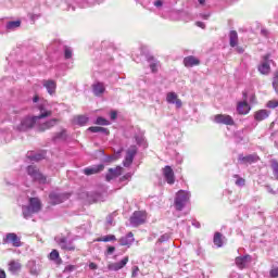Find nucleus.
<instances>
[{"label":"nucleus","mask_w":278,"mask_h":278,"mask_svg":"<svg viewBox=\"0 0 278 278\" xmlns=\"http://www.w3.org/2000/svg\"><path fill=\"white\" fill-rule=\"evenodd\" d=\"M33 103L35 104V109L40 112L37 116H25L21 119L20 124L15 126V129L17 131H28V129H31L33 127H36L42 118H49L51 114H53V111L49 109V102L42 98H39L38 96H35L33 98Z\"/></svg>","instance_id":"1"},{"label":"nucleus","mask_w":278,"mask_h":278,"mask_svg":"<svg viewBox=\"0 0 278 278\" xmlns=\"http://www.w3.org/2000/svg\"><path fill=\"white\" fill-rule=\"evenodd\" d=\"M26 174L35 184H39L41 186L51 184V179H49L45 174H42V172H40V168H38V166L36 165H28L26 167Z\"/></svg>","instance_id":"2"},{"label":"nucleus","mask_w":278,"mask_h":278,"mask_svg":"<svg viewBox=\"0 0 278 278\" xmlns=\"http://www.w3.org/2000/svg\"><path fill=\"white\" fill-rule=\"evenodd\" d=\"M188 201H190V193L188 191L185 190H180L176 193V198H175V208L178 212H181V210H184L186 207V204L188 203Z\"/></svg>","instance_id":"3"},{"label":"nucleus","mask_w":278,"mask_h":278,"mask_svg":"<svg viewBox=\"0 0 278 278\" xmlns=\"http://www.w3.org/2000/svg\"><path fill=\"white\" fill-rule=\"evenodd\" d=\"M129 220L131 227H140V225H144L147 222V213L142 211H136L132 213Z\"/></svg>","instance_id":"4"},{"label":"nucleus","mask_w":278,"mask_h":278,"mask_svg":"<svg viewBox=\"0 0 278 278\" xmlns=\"http://www.w3.org/2000/svg\"><path fill=\"white\" fill-rule=\"evenodd\" d=\"M2 242L3 244H12V247L15 248L22 247L21 237H18V235H16L15 232H8L4 236Z\"/></svg>","instance_id":"5"},{"label":"nucleus","mask_w":278,"mask_h":278,"mask_svg":"<svg viewBox=\"0 0 278 278\" xmlns=\"http://www.w3.org/2000/svg\"><path fill=\"white\" fill-rule=\"evenodd\" d=\"M49 199H50V202L52 203V205H60V203H64V201H66V199H68V194L60 193L58 191H52L49 194Z\"/></svg>","instance_id":"6"},{"label":"nucleus","mask_w":278,"mask_h":278,"mask_svg":"<svg viewBox=\"0 0 278 278\" xmlns=\"http://www.w3.org/2000/svg\"><path fill=\"white\" fill-rule=\"evenodd\" d=\"M137 153H138V148L136 146H131L127 150L125 161H124V166L126 168H129V166H131V164H134V159L136 157Z\"/></svg>","instance_id":"7"},{"label":"nucleus","mask_w":278,"mask_h":278,"mask_svg":"<svg viewBox=\"0 0 278 278\" xmlns=\"http://www.w3.org/2000/svg\"><path fill=\"white\" fill-rule=\"evenodd\" d=\"M137 153H138V148L136 146H131L127 150L125 161H124V166L126 168H129V166H131V164H134V159L136 157Z\"/></svg>","instance_id":"8"},{"label":"nucleus","mask_w":278,"mask_h":278,"mask_svg":"<svg viewBox=\"0 0 278 278\" xmlns=\"http://www.w3.org/2000/svg\"><path fill=\"white\" fill-rule=\"evenodd\" d=\"M55 242L63 251H75V245L73 241L66 239V237H56Z\"/></svg>","instance_id":"9"},{"label":"nucleus","mask_w":278,"mask_h":278,"mask_svg":"<svg viewBox=\"0 0 278 278\" xmlns=\"http://www.w3.org/2000/svg\"><path fill=\"white\" fill-rule=\"evenodd\" d=\"M243 101L238 102L237 104V112L238 114H249L251 112V105L247 102V91H243Z\"/></svg>","instance_id":"10"},{"label":"nucleus","mask_w":278,"mask_h":278,"mask_svg":"<svg viewBox=\"0 0 278 278\" xmlns=\"http://www.w3.org/2000/svg\"><path fill=\"white\" fill-rule=\"evenodd\" d=\"M239 164H256V162H260V156L254 154H249L243 156L242 154H239L238 156Z\"/></svg>","instance_id":"11"},{"label":"nucleus","mask_w":278,"mask_h":278,"mask_svg":"<svg viewBox=\"0 0 278 278\" xmlns=\"http://www.w3.org/2000/svg\"><path fill=\"white\" fill-rule=\"evenodd\" d=\"M214 123L217 125H233V117L231 115L217 114L214 116Z\"/></svg>","instance_id":"12"},{"label":"nucleus","mask_w":278,"mask_h":278,"mask_svg":"<svg viewBox=\"0 0 278 278\" xmlns=\"http://www.w3.org/2000/svg\"><path fill=\"white\" fill-rule=\"evenodd\" d=\"M163 176L165 181L169 184V186H173V184H175V172H173V167L166 165L163 168Z\"/></svg>","instance_id":"13"},{"label":"nucleus","mask_w":278,"mask_h":278,"mask_svg":"<svg viewBox=\"0 0 278 278\" xmlns=\"http://www.w3.org/2000/svg\"><path fill=\"white\" fill-rule=\"evenodd\" d=\"M129 262V256H125L122 261L117 263H111L108 265L109 270H114L115 273L125 268L127 266V263Z\"/></svg>","instance_id":"14"},{"label":"nucleus","mask_w":278,"mask_h":278,"mask_svg":"<svg viewBox=\"0 0 278 278\" xmlns=\"http://www.w3.org/2000/svg\"><path fill=\"white\" fill-rule=\"evenodd\" d=\"M58 125V118L49 119L45 123H40V121L37 124L38 131H47V129H51V127H55Z\"/></svg>","instance_id":"15"},{"label":"nucleus","mask_w":278,"mask_h":278,"mask_svg":"<svg viewBox=\"0 0 278 278\" xmlns=\"http://www.w3.org/2000/svg\"><path fill=\"white\" fill-rule=\"evenodd\" d=\"M251 264V255H244V256H238L236 258V266L240 268L241 270L243 268H248V266Z\"/></svg>","instance_id":"16"},{"label":"nucleus","mask_w":278,"mask_h":278,"mask_svg":"<svg viewBox=\"0 0 278 278\" xmlns=\"http://www.w3.org/2000/svg\"><path fill=\"white\" fill-rule=\"evenodd\" d=\"M42 86L46 88L48 94H55V89L58 88L55 80L45 79L42 80Z\"/></svg>","instance_id":"17"},{"label":"nucleus","mask_w":278,"mask_h":278,"mask_svg":"<svg viewBox=\"0 0 278 278\" xmlns=\"http://www.w3.org/2000/svg\"><path fill=\"white\" fill-rule=\"evenodd\" d=\"M271 66H275V61L270 60V55L267 54L263 58V62L260 65L258 71H270L273 68Z\"/></svg>","instance_id":"18"},{"label":"nucleus","mask_w":278,"mask_h":278,"mask_svg":"<svg viewBox=\"0 0 278 278\" xmlns=\"http://www.w3.org/2000/svg\"><path fill=\"white\" fill-rule=\"evenodd\" d=\"M166 101H167V103H170L173 105L176 104V108H178V109L181 108V105H182L181 100L177 98V93H175V92H168L167 97H166Z\"/></svg>","instance_id":"19"},{"label":"nucleus","mask_w":278,"mask_h":278,"mask_svg":"<svg viewBox=\"0 0 278 278\" xmlns=\"http://www.w3.org/2000/svg\"><path fill=\"white\" fill-rule=\"evenodd\" d=\"M103 168H104L103 164L93 165V166H90V167H86L84 169V173L87 176L97 175L98 173H101V170H103Z\"/></svg>","instance_id":"20"},{"label":"nucleus","mask_w":278,"mask_h":278,"mask_svg":"<svg viewBox=\"0 0 278 278\" xmlns=\"http://www.w3.org/2000/svg\"><path fill=\"white\" fill-rule=\"evenodd\" d=\"M184 64L185 66H187V68H190L192 66H199V64H201V61L197 59V56L189 55L184 59Z\"/></svg>","instance_id":"21"},{"label":"nucleus","mask_w":278,"mask_h":278,"mask_svg":"<svg viewBox=\"0 0 278 278\" xmlns=\"http://www.w3.org/2000/svg\"><path fill=\"white\" fill-rule=\"evenodd\" d=\"M134 232H128L125 237L119 239L121 247H131L134 244Z\"/></svg>","instance_id":"22"},{"label":"nucleus","mask_w":278,"mask_h":278,"mask_svg":"<svg viewBox=\"0 0 278 278\" xmlns=\"http://www.w3.org/2000/svg\"><path fill=\"white\" fill-rule=\"evenodd\" d=\"M270 116V111L268 110H258L254 113V119L257 122L266 121Z\"/></svg>","instance_id":"23"},{"label":"nucleus","mask_w":278,"mask_h":278,"mask_svg":"<svg viewBox=\"0 0 278 278\" xmlns=\"http://www.w3.org/2000/svg\"><path fill=\"white\" fill-rule=\"evenodd\" d=\"M28 207L33 208V212H36L38 214V212H40L42 207V204L40 203V199L30 198Z\"/></svg>","instance_id":"24"},{"label":"nucleus","mask_w":278,"mask_h":278,"mask_svg":"<svg viewBox=\"0 0 278 278\" xmlns=\"http://www.w3.org/2000/svg\"><path fill=\"white\" fill-rule=\"evenodd\" d=\"M27 268L29 269L30 275H40V265L36 264V261H28Z\"/></svg>","instance_id":"25"},{"label":"nucleus","mask_w":278,"mask_h":278,"mask_svg":"<svg viewBox=\"0 0 278 278\" xmlns=\"http://www.w3.org/2000/svg\"><path fill=\"white\" fill-rule=\"evenodd\" d=\"M93 94L96 97H101L105 92V85L103 83H96L92 85Z\"/></svg>","instance_id":"26"},{"label":"nucleus","mask_w":278,"mask_h":278,"mask_svg":"<svg viewBox=\"0 0 278 278\" xmlns=\"http://www.w3.org/2000/svg\"><path fill=\"white\" fill-rule=\"evenodd\" d=\"M116 177H121V167L110 168L105 179L106 181H112V179H116Z\"/></svg>","instance_id":"27"},{"label":"nucleus","mask_w":278,"mask_h":278,"mask_svg":"<svg viewBox=\"0 0 278 278\" xmlns=\"http://www.w3.org/2000/svg\"><path fill=\"white\" fill-rule=\"evenodd\" d=\"M68 138V134L66 132V129H62L60 132H56L52 140L53 142H64Z\"/></svg>","instance_id":"28"},{"label":"nucleus","mask_w":278,"mask_h":278,"mask_svg":"<svg viewBox=\"0 0 278 278\" xmlns=\"http://www.w3.org/2000/svg\"><path fill=\"white\" fill-rule=\"evenodd\" d=\"M91 134H102L103 136H110V130L101 126H91L88 128Z\"/></svg>","instance_id":"29"},{"label":"nucleus","mask_w":278,"mask_h":278,"mask_svg":"<svg viewBox=\"0 0 278 278\" xmlns=\"http://www.w3.org/2000/svg\"><path fill=\"white\" fill-rule=\"evenodd\" d=\"M21 268H23V266L18 263V261H11L9 263V270L12 273V275L20 273Z\"/></svg>","instance_id":"30"},{"label":"nucleus","mask_w":278,"mask_h":278,"mask_svg":"<svg viewBox=\"0 0 278 278\" xmlns=\"http://www.w3.org/2000/svg\"><path fill=\"white\" fill-rule=\"evenodd\" d=\"M22 213H23V217L24 218H31V216H34V214H37L36 211H34V208H31V206H23L22 207Z\"/></svg>","instance_id":"31"},{"label":"nucleus","mask_w":278,"mask_h":278,"mask_svg":"<svg viewBox=\"0 0 278 278\" xmlns=\"http://www.w3.org/2000/svg\"><path fill=\"white\" fill-rule=\"evenodd\" d=\"M229 45L230 47H238V31L231 30L229 33Z\"/></svg>","instance_id":"32"},{"label":"nucleus","mask_w":278,"mask_h":278,"mask_svg":"<svg viewBox=\"0 0 278 278\" xmlns=\"http://www.w3.org/2000/svg\"><path fill=\"white\" fill-rule=\"evenodd\" d=\"M28 157L33 162H40V160H45V157H47V153L46 152L31 153L30 155H28Z\"/></svg>","instance_id":"33"},{"label":"nucleus","mask_w":278,"mask_h":278,"mask_svg":"<svg viewBox=\"0 0 278 278\" xmlns=\"http://www.w3.org/2000/svg\"><path fill=\"white\" fill-rule=\"evenodd\" d=\"M148 62L150 64L151 71H157V68H160V61L155 60L154 56L149 55L148 56Z\"/></svg>","instance_id":"34"},{"label":"nucleus","mask_w":278,"mask_h":278,"mask_svg":"<svg viewBox=\"0 0 278 278\" xmlns=\"http://www.w3.org/2000/svg\"><path fill=\"white\" fill-rule=\"evenodd\" d=\"M233 179L235 180V185L238 186L239 188H244L245 184H247V180L242 177H240V175L238 174H235L232 175Z\"/></svg>","instance_id":"35"},{"label":"nucleus","mask_w":278,"mask_h":278,"mask_svg":"<svg viewBox=\"0 0 278 278\" xmlns=\"http://www.w3.org/2000/svg\"><path fill=\"white\" fill-rule=\"evenodd\" d=\"M213 242L215 247H218L220 249V247H223V235L220 232H216L214 235Z\"/></svg>","instance_id":"36"},{"label":"nucleus","mask_w":278,"mask_h":278,"mask_svg":"<svg viewBox=\"0 0 278 278\" xmlns=\"http://www.w3.org/2000/svg\"><path fill=\"white\" fill-rule=\"evenodd\" d=\"M116 241V236L106 235L97 239V242H114Z\"/></svg>","instance_id":"37"},{"label":"nucleus","mask_w":278,"mask_h":278,"mask_svg":"<svg viewBox=\"0 0 278 278\" xmlns=\"http://www.w3.org/2000/svg\"><path fill=\"white\" fill-rule=\"evenodd\" d=\"M271 169H273V175L275 179L278 181V161L277 160H271Z\"/></svg>","instance_id":"38"},{"label":"nucleus","mask_w":278,"mask_h":278,"mask_svg":"<svg viewBox=\"0 0 278 278\" xmlns=\"http://www.w3.org/2000/svg\"><path fill=\"white\" fill-rule=\"evenodd\" d=\"M21 27V21L17 20V21H11L7 24V29H16Z\"/></svg>","instance_id":"39"},{"label":"nucleus","mask_w":278,"mask_h":278,"mask_svg":"<svg viewBox=\"0 0 278 278\" xmlns=\"http://www.w3.org/2000/svg\"><path fill=\"white\" fill-rule=\"evenodd\" d=\"M135 139H136L137 144H139V147L147 148V141H144V136H142V135L136 136Z\"/></svg>","instance_id":"40"},{"label":"nucleus","mask_w":278,"mask_h":278,"mask_svg":"<svg viewBox=\"0 0 278 278\" xmlns=\"http://www.w3.org/2000/svg\"><path fill=\"white\" fill-rule=\"evenodd\" d=\"M64 58L65 60H71L73 58V50L68 46L64 47Z\"/></svg>","instance_id":"41"},{"label":"nucleus","mask_w":278,"mask_h":278,"mask_svg":"<svg viewBox=\"0 0 278 278\" xmlns=\"http://www.w3.org/2000/svg\"><path fill=\"white\" fill-rule=\"evenodd\" d=\"M96 125L108 126L110 125V121H108L105 117H98L96 119Z\"/></svg>","instance_id":"42"},{"label":"nucleus","mask_w":278,"mask_h":278,"mask_svg":"<svg viewBox=\"0 0 278 278\" xmlns=\"http://www.w3.org/2000/svg\"><path fill=\"white\" fill-rule=\"evenodd\" d=\"M77 123L80 125V127H84V125H86V123H88V117L84 116V115H79L77 117Z\"/></svg>","instance_id":"43"},{"label":"nucleus","mask_w":278,"mask_h":278,"mask_svg":"<svg viewBox=\"0 0 278 278\" xmlns=\"http://www.w3.org/2000/svg\"><path fill=\"white\" fill-rule=\"evenodd\" d=\"M50 260H52V262H55V260H60V252H58V250H52V252L50 253Z\"/></svg>","instance_id":"44"},{"label":"nucleus","mask_w":278,"mask_h":278,"mask_svg":"<svg viewBox=\"0 0 278 278\" xmlns=\"http://www.w3.org/2000/svg\"><path fill=\"white\" fill-rule=\"evenodd\" d=\"M273 88L276 92H278V72H276L274 75Z\"/></svg>","instance_id":"45"},{"label":"nucleus","mask_w":278,"mask_h":278,"mask_svg":"<svg viewBox=\"0 0 278 278\" xmlns=\"http://www.w3.org/2000/svg\"><path fill=\"white\" fill-rule=\"evenodd\" d=\"M168 240H170V235L164 233V235H162V236L159 238L157 242H160V243H162V242H168Z\"/></svg>","instance_id":"46"},{"label":"nucleus","mask_w":278,"mask_h":278,"mask_svg":"<svg viewBox=\"0 0 278 278\" xmlns=\"http://www.w3.org/2000/svg\"><path fill=\"white\" fill-rule=\"evenodd\" d=\"M132 177L131 173L125 174L123 177L119 178V181L123 184V181H129Z\"/></svg>","instance_id":"47"},{"label":"nucleus","mask_w":278,"mask_h":278,"mask_svg":"<svg viewBox=\"0 0 278 278\" xmlns=\"http://www.w3.org/2000/svg\"><path fill=\"white\" fill-rule=\"evenodd\" d=\"M77 267L75 265H67L64 268V273H66L67 275H70V273H73Z\"/></svg>","instance_id":"48"},{"label":"nucleus","mask_w":278,"mask_h":278,"mask_svg":"<svg viewBox=\"0 0 278 278\" xmlns=\"http://www.w3.org/2000/svg\"><path fill=\"white\" fill-rule=\"evenodd\" d=\"M270 277L273 278H278V266L274 267L270 271H269Z\"/></svg>","instance_id":"49"},{"label":"nucleus","mask_w":278,"mask_h":278,"mask_svg":"<svg viewBox=\"0 0 278 278\" xmlns=\"http://www.w3.org/2000/svg\"><path fill=\"white\" fill-rule=\"evenodd\" d=\"M267 108H270L271 110H275V108H278V101H269L267 103Z\"/></svg>","instance_id":"50"},{"label":"nucleus","mask_w":278,"mask_h":278,"mask_svg":"<svg viewBox=\"0 0 278 278\" xmlns=\"http://www.w3.org/2000/svg\"><path fill=\"white\" fill-rule=\"evenodd\" d=\"M138 273H140V268H138V266H134V267H132L131 277H132V278L138 277Z\"/></svg>","instance_id":"51"},{"label":"nucleus","mask_w":278,"mask_h":278,"mask_svg":"<svg viewBox=\"0 0 278 278\" xmlns=\"http://www.w3.org/2000/svg\"><path fill=\"white\" fill-rule=\"evenodd\" d=\"M265 189L267 190V192H268L269 194H277V191H275L274 188L270 187V185H266V186H265Z\"/></svg>","instance_id":"52"},{"label":"nucleus","mask_w":278,"mask_h":278,"mask_svg":"<svg viewBox=\"0 0 278 278\" xmlns=\"http://www.w3.org/2000/svg\"><path fill=\"white\" fill-rule=\"evenodd\" d=\"M116 251V248L114 247H109L106 252H105V255H112V253H114Z\"/></svg>","instance_id":"53"},{"label":"nucleus","mask_w":278,"mask_h":278,"mask_svg":"<svg viewBox=\"0 0 278 278\" xmlns=\"http://www.w3.org/2000/svg\"><path fill=\"white\" fill-rule=\"evenodd\" d=\"M106 225H114V217L112 215L106 217Z\"/></svg>","instance_id":"54"},{"label":"nucleus","mask_w":278,"mask_h":278,"mask_svg":"<svg viewBox=\"0 0 278 278\" xmlns=\"http://www.w3.org/2000/svg\"><path fill=\"white\" fill-rule=\"evenodd\" d=\"M229 278H242V277L240 276V274H238V273H236V271H232V273L230 274Z\"/></svg>","instance_id":"55"},{"label":"nucleus","mask_w":278,"mask_h":278,"mask_svg":"<svg viewBox=\"0 0 278 278\" xmlns=\"http://www.w3.org/2000/svg\"><path fill=\"white\" fill-rule=\"evenodd\" d=\"M111 121H116V116H118V114L115 111L111 112Z\"/></svg>","instance_id":"56"},{"label":"nucleus","mask_w":278,"mask_h":278,"mask_svg":"<svg viewBox=\"0 0 278 278\" xmlns=\"http://www.w3.org/2000/svg\"><path fill=\"white\" fill-rule=\"evenodd\" d=\"M195 25L197 27H201V29H205V23L203 22H197Z\"/></svg>","instance_id":"57"},{"label":"nucleus","mask_w":278,"mask_h":278,"mask_svg":"<svg viewBox=\"0 0 278 278\" xmlns=\"http://www.w3.org/2000/svg\"><path fill=\"white\" fill-rule=\"evenodd\" d=\"M163 4H164V3L162 2V0H156V1L154 2L155 8H162Z\"/></svg>","instance_id":"58"},{"label":"nucleus","mask_w":278,"mask_h":278,"mask_svg":"<svg viewBox=\"0 0 278 278\" xmlns=\"http://www.w3.org/2000/svg\"><path fill=\"white\" fill-rule=\"evenodd\" d=\"M89 268H90V270H97L98 266L96 263H90Z\"/></svg>","instance_id":"59"},{"label":"nucleus","mask_w":278,"mask_h":278,"mask_svg":"<svg viewBox=\"0 0 278 278\" xmlns=\"http://www.w3.org/2000/svg\"><path fill=\"white\" fill-rule=\"evenodd\" d=\"M5 277H7L5 270L0 269V278H5Z\"/></svg>","instance_id":"60"},{"label":"nucleus","mask_w":278,"mask_h":278,"mask_svg":"<svg viewBox=\"0 0 278 278\" xmlns=\"http://www.w3.org/2000/svg\"><path fill=\"white\" fill-rule=\"evenodd\" d=\"M238 53H244V48H237Z\"/></svg>","instance_id":"61"},{"label":"nucleus","mask_w":278,"mask_h":278,"mask_svg":"<svg viewBox=\"0 0 278 278\" xmlns=\"http://www.w3.org/2000/svg\"><path fill=\"white\" fill-rule=\"evenodd\" d=\"M192 225H194V227H198V228L201 227V224L198 222H193Z\"/></svg>","instance_id":"62"},{"label":"nucleus","mask_w":278,"mask_h":278,"mask_svg":"<svg viewBox=\"0 0 278 278\" xmlns=\"http://www.w3.org/2000/svg\"><path fill=\"white\" fill-rule=\"evenodd\" d=\"M262 75H268V71H261Z\"/></svg>","instance_id":"63"},{"label":"nucleus","mask_w":278,"mask_h":278,"mask_svg":"<svg viewBox=\"0 0 278 278\" xmlns=\"http://www.w3.org/2000/svg\"><path fill=\"white\" fill-rule=\"evenodd\" d=\"M199 3L203 5L205 3V0H199Z\"/></svg>","instance_id":"64"}]
</instances>
